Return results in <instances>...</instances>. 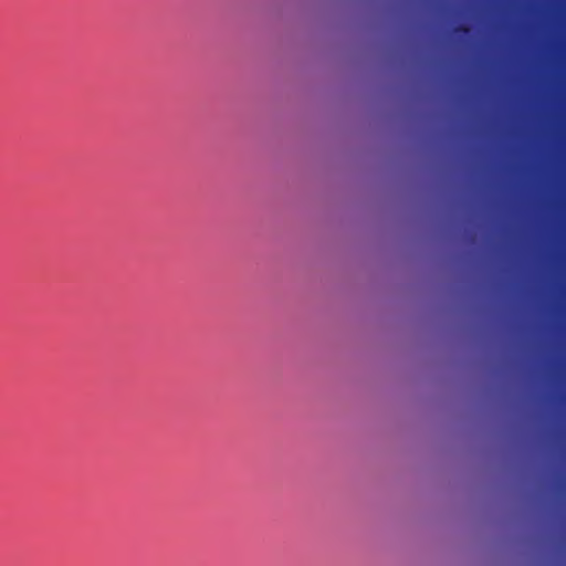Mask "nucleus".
Wrapping results in <instances>:
<instances>
[{
	"label": "nucleus",
	"instance_id": "1",
	"mask_svg": "<svg viewBox=\"0 0 566 566\" xmlns=\"http://www.w3.org/2000/svg\"><path fill=\"white\" fill-rule=\"evenodd\" d=\"M455 32L461 34H468L470 32V29L465 25H459L455 28Z\"/></svg>",
	"mask_w": 566,
	"mask_h": 566
}]
</instances>
